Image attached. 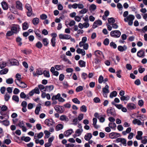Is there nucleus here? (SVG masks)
<instances>
[{
	"instance_id": "1",
	"label": "nucleus",
	"mask_w": 147,
	"mask_h": 147,
	"mask_svg": "<svg viewBox=\"0 0 147 147\" xmlns=\"http://www.w3.org/2000/svg\"><path fill=\"white\" fill-rule=\"evenodd\" d=\"M94 116L95 117L97 118L99 120L100 123H103L105 121V119L106 117V116L105 115H100L98 113H96L94 115Z\"/></svg>"
},
{
	"instance_id": "2",
	"label": "nucleus",
	"mask_w": 147,
	"mask_h": 147,
	"mask_svg": "<svg viewBox=\"0 0 147 147\" xmlns=\"http://www.w3.org/2000/svg\"><path fill=\"white\" fill-rule=\"evenodd\" d=\"M107 113L108 116H109L110 115H112L113 116H116L115 110L114 109L113 107H110L107 109Z\"/></svg>"
},
{
	"instance_id": "3",
	"label": "nucleus",
	"mask_w": 147,
	"mask_h": 147,
	"mask_svg": "<svg viewBox=\"0 0 147 147\" xmlns=\"http://www.w3.org/2000/svg\"><path fill=\"white\" fill-rule=\"evenodd\" d=\"M110 35L112 37L114 38H119L121 36V32L119 30H113L111 32Z\"/></svg>"
},
{
	"instance_id": "4",
	"label": "nucleus",
	"mask_w": 147,
	"mask_h": 147,
	"mask_svg": "<svg viewBox=\"0 0 147 147\" xmlns=\"http://www.w3.org/2000/svg\"><path fill=\"white\" fill-rule=\"evenodd\" d=\"M20 26L18 24H14L11 27V30L13 32L14 34H17L20 31Z\"/></svg>"
},
{
	"instance_id": "5",
	"label": "nucleus",
	"mask_w": 147,
	"mask_h": 147,
	"mask_svg": "<svg viewBox=\"0 0 147 147\" xmlns=\"http://www.w3.org/2000/svg\"><path fill=\"white\" fill-rule=\"evenodd\" d=\"M25 7L28 11L27 12V16L28 17L30 16L32 14V10L30 5L28 4H26Z\"/></svg>"
},
{
	"instance_id": "6",
	"label": "nucleus",
	"mask_w": 147,
	"mask_h": 147,
	"mask_svg": "<svg viewBox=\"0 0 147 147\" xmlns=\"http://www.w3.org/2000/svg\"><path fill=\"white\" fill-rule=\"evenodd\" d=\"M144 50L145 49H142L138 51L137 53V56L140 58H144L145 56Z\"/></svg>"
},
{
	"instance_id": "7",
	"label": "nucleus",
	"mask_w": 147,
	"mask_h": 147,
	"mask_svg": "<svg viewBox=\"0 0 147 147\" xmlns=\"http://www.w3.org/2000/svg\"><path fill=\"white\" fill-rule=\"evenodd\" d=\"M121 136V135L120 134L115 132H112L109 135V137L111 139L116 138L118 137Z\"/></svg>"
},
{
	"instance_id": "8",
	"label": "nucleus",
	"mask_w": 147,
	"mask_h": 147,
	"mask_svg": "<svg viewBox=\"0 0 147 147\" xmlns=\"http://www.w3.org/2000/svg\"><path fill=\"white\" fill-rule=\"evenodd\" d=\"M126 107L128 110L129 111L135 109L136 108V105L132 103H128Z\"/></svg>"
},
{
	"instance_id": "9",
	"label": "nucleus",
	"mask_w": 147,
	"mask_h": 147,
	"mask_svg": "<svg viewBox=\"0 0 147 147\" xmlns=\"http://www.w3.org/2000/svg\"><path fill=\"white\" fill-rule=\"evenodd\" d=\"M102 22L100 20H96L92 25L93 28H94L97 27L98 25L100 26L102 25Z\"/></svg>"
},
{
	"instance_id": "10",
	"label": "nucleus",
	"mask_w": 147,
	"mask_h": 147,
	"mask_svg": "<svg viewBox=\"0 0 147 147\" xmlns=\"http://www.w3.org/2000/svg\"><path fill=\"white\" fill-rule=\"evenodd\" d=\"M9 63L12 65H18L19 64L18 61L15 59H12L9 60Z\"/></svg>"
},
{
	"instance_id": "11",
	"label": "nucleus",
	"mask_w": 147,
	"mask_h": 147,
	"mask_svg": "<svg viewBox=\"0 0 147 147\" xmlns=\"http://www.w3.org/2000/svg\"><path fill=\"white\" fill-rule=\"evenodd\" d=\"M16 8L20 10H22V3L19 1H17L16 2Z\"/></svg>"
},
{
	"instance_id": "12",
	"label": "nucleus",
	"mask_w": 147,
	"mask_h": 147,
	"mask_svg": "<svg viewBox=\"0 0 147 147\" xmlns=\"http://www.w3.org/2000/svg\"><path fill=\"white\" fill-rule=\"evenodd\" d=\"M94 53L97 58H99L101 57V56H102L103 58L104 57L102 52L100 51L96 50L95 52Z\"/></svg>"
},
{
	"instance_id": "13",
	"label": "nucleus",
	"mask_w": 147,
	"mask_h": 147,
	"mask_svg": "<svg viewBox=\"0 0 147 147\" xmlns=\"http://www.w3.org/2000/svg\"><path fill=\"white\" fill-rule=\"evenodd\" d=\"M135 18L134 16L131 14L129 15L127 17L124 19V20L125 22H127L128 21L133 20Z\"/></svg>"
},
{
	"instance_id": "14",
	"label": "nucleus",
	"mask_w": 147,
	"mask_h": 147,
	"mask_svg": "<svg viewBox=\"0 0 147 147\" xmlns=\"http://www.w3.org/2000/svg\"><path fill=\"white\" fill-rule=\"evenodd\" d=\"M43 74L42 71L41 70L40 68L37 69H36V73H35L34 71L33 73V74L34 76H36L37 75H40Z\"/></svg>"
},
{
	"instance_id": "15",
	"label": "nucleus",
	"mask_w": 147,
	"mask_h": 147,
	"mask_svg": "<svg viewBox=\"0 0 147 147\" xmlns=\"http://www.w3.org/2000/svg\"><path fill=\"white\" fill-rule=\"evenodd\" d=\"M132 123L135 125L137 124L138 125H144V122L142 123V122L139 120L137 119H135L132 121Z\"/></svg>"
},
{
	"instance_id": "16",
	"label": "nucleus",
	"mask_w": 147,
	"mask_h": 147,
	"mask_svg": "<svg viewBox=\"0 0 147 147\" xmlns=\"http://www.w3.org/2000/svg\"><path fill=\"white\" fill-rule=\"evenodd\" d=\"M54 88V86L53 85L50 86H46V89L44 90L45 91L50 92Z\"/></svg>"
},
{
	"instance_id": "17",
	"label": "nucleus",
	"mask_w": 147,
	"mask_h": 147,
	"mask_svg": "<svg viewBox=\"0 0 147 147\" xmlns=\"http://www.w3.org/2000/svg\"><path fill=\"white\" fill-rule=\"evenodd\" d=\"M127 48V47L125 45H124L123 46L120 45L117 47L118 50L120 52H123L125 51Z\"/></svg>"
},
{
	"instance_id": "18",
	"label": "nucleus",
	"mask_w": 147,
	"mask_h": 147,
	"mask_svg": "<svg viewBox=\"0 0 147 147\" xmlns=\"http://www.w3.org/2000/svg\"><path fill=\"white\" fill-rule=\"evenodd\" d=\"M73 132V130L72 129H70L65 131L64 133V134L65 136L67 137L71 135Z\"/></svg>"
},
{
	"instance_id": "19",
	"label": "nucleus",
	"mask_w": 147,
	"mask_h": 147,
	"mask_svg": "<svg viewBox=\"0 0 147 147\" xmlns=\"http://www.w3.org/2000/svg\"><path fill=\"white\" fill-rule=\"evenodd\" d=\"M1 5L3 9L4 10H7L8 9V7L7 3L5 1H3L1 3Z\"/></svg>"
},
{
	"instance_id": "20",
	"label": "nucleus",
	"mask_w": 147,
	"mask_h": 147,
	"mask_svg": "<svg viewBox=\"0 0 147 147\" xmlns=\"http://www.w3.org/2000/svg\"><path fill=\"white\" fill-rule=\"evenodd\" d=\"M41 104L39 103L38 104L36 107L35 111V113L36 115H38L41 107Z\"/></svg>"
},
{
	"instance_id": "21",
	"label": "nucleus",
	"mask_w": 147,
	"mask_h": 147,
	"mask_svg": "<svg viewBox=\"0 0 147 147\" xmlns=\"http://www.w3.org/2000/svg\"><path fill=\"white\" fill-rule=\"evenodd\" d=\"M0 123H1L3 125L6 126H8L9 125V121L6 119L3 121H1L0 120Z\"/></svg>"
},
{
	"instance_id": "22",
	"label": "nucleus",
	"mask_w": 147,
	"mask_h": 147,
	"mask_svg": "<svg viewBox=\"0 0 147 147\" xmlns=\"http://www.w3.org/2000/svg\"><path fill=\"white\" fill-rule=\"evenodd\" d=\"M129 96L127 95L121 96L120 98V100L122 101H127L129 99Z\"/></svg>"
},
{
	"instance_id": "23",
	"label": "nucleus",
	"mask_w": 147,
	"mask_h": 147,
	"mask_svg": "<svg viewBox=\"0 0 147 147\" xmlns=\"http://www.w3.org/2000/svg\"><path fill=\"white\" fill-rule=\"evenodd\" d=\"M109 126L111 129L113 130L116 129V125L115 123H109L108 124Z\"/></svg>"
},
{
	"instance_id": "24",
	"label": "nucleus",
	"mask_w": 147,
	"mask_h": 147,
	"mask_svg": "<svg viewBox=\"0 0 147 147\" xmlns=\"http://www.w3.org/2000/svg\"><path fill=\"white\" fill-rule=\"evenodd\" d=\"M92 137V134L90 133H88L84 136L85 139L87 141L89 140Z\"/></svg>"
},
{
	"instance_id": "25",
	"label": "nucleus",
	"mask_w": 147,
	"mask_h": 147,
	"mask_svg": "<svg viewBox=\"0 0 147 147\" xmlns=\"http://www.w3.org/2000/svg\"><path fill=\"white\" fill-rule=\"evenodd\" d=\"M21 140L22 141H24L25 142H28L30 141L31 138L29 137H25L24 136H22L21 137Z\"/></svg>"
},
{
	"instance_id": "26",
	"label": "nucleus",
	"mask_w": 147,
	"mask_h": 147,
	"mask_svg": "<svg viewBox=\"0 0 147 147\" xmlns=\"http://www.w3.org/2000/svg\"><path fill=\"white\" fill-rule=\"evenodd\" d=\"M42 42L45 47L47 46L49 43L48 40L46 38H44L42 39Z\"/></svg>"
},
{
	"instance_id": "27",
	"label": "nucleus",
	"mask_w": 147,
	"mask_h": 147,
	"mask_svg": "<svg viewBox=\"0 0 147 147\" xmlns=\"http://www.w3.org/2000/svg\"><path fill=\"white\" fill-rule=\"evenodd\" d=\"M109 86L107 84H106L105 87L102 89V91L104 93H107L109 92L108 88Z\"/></svg>"
},
{
	"instance_id": "28",
	"label": "nucleus",
	"mask_w": 147,
	"mask_h": 147,
	"mask_svg": "<svg viewBox=\"0 0 147 147\" xmlns=\"http://www.w3.org/2000/svg\"><path fill=\"white\" fill-rule=\"evenodd\" d=\"M22 29L24 30H27L28 28L29 25L28 23L26 22H25L22 24Z\"/></svg>"
},
{
	"instance_id": "29",
	"label": "nucleus",
	"mask_w": 147,
	"mask_h": 147,
	"mask_svg": "<svg viewBox=\"0 0 147 147\" xmlns=\"http://www.w3.org/2000/svg\"><path fill=\"white\" fill-rule=\"evenodd\" d=\"M61 58L65 61H68V63L69 64H71L70 61L67 58L66 56L64 54L62 55L61 56Z\"/></svg>"
},
{
	"instance_id": "30",
	"label": "nucleus",
	"mask_w": 147,
	"mask_h": 147,
	"mask_svg": "<svg viewBox=\"0 0 147 147\" xmlns=\"http://www.w3.org/2000/svg\"><path fill=\"white\" fill-rule=\"evenodd\" d=\"M63 126L62 124H59L56 126L55 129L57 131H58L63 129Z\"/></svg>"
},
{
	"instance_id": "31",
	"label": "nucleus",
	"mask_w": 147,
	"mask_h": 147,
	"mask_svg": "<svg viewBox=\"0 0 147 147\" xmlns=\"http://www.w3.org/2000/svg\"><path fill=\"white\" fill-rule=\"evenodd\" d=\"M22 39L19 36L17 37L16 39V41L17 42L19 43L18 45L21 46L22 44Z\"/></svg>"
},
{
	"instance_id": "32",
	"label": "nucleus",
	"mask_w": 147,
	"mask_h": 147,
	"mask_svg": "<svg viewBox=\"0 0 147 147\" xmlns=\"http://www.w3.org/2000/svg\"><path fill=\"white\" fill-rule=\"evenodd\" d=\"M0 113L1 115L3 116H4V117H6V119H7L9 118V115L8 113L7 112L5 113L4 112V111H1L0 112Z\"/></svg>"
},
{
	"instance_id": "33",
	"label": "nucleus",
	"mask_w": 147,
	"mask_h": 147,
	"mask_svg": "<svg viewBox=\"0 0 147 147\" xmlns=\"http://www.w3.org/2000/svg\"><path fill=\"white\" fill-rule=\"evenodd\" d=\"M78 63L80 67H85L86 65V62L84 61L80 60L78 61Z\"/></svg>"
},
{
	"instance_id": "34",
	"label": "nucleus",
	"mask_w": 147,
	"mask_h": 147,
	"mask_svg": "<svg viewBox=\"0 0 147 147\" xmlns=\"http://www.w3.org/2000/svg\"><path fill=\"white\" fill-rule=\"evenodd\" d=\"M60 119L61 121H68L69 120L68 118L65 115H62L61 116L60 118Z\"/></svg>"
},
{
	"instance_id": "35",
	"label": "nucleus",
	"mask_w": 147,
	"mask_h": 147,
	"mask_svg": "<svg viewBox=\"0 0 147 147\" xmlns=\"http://www.w3.org/2000/svg\"><path fill=\"white\" fill-rule=\"evenodd\" d=\"M39 22V19L38 18H36L33 19L32 20V23L34 25H37L38 24Z\"/></svg>"
},
{
	"instance_id": "36",
	"label": "nucleus",
	"mask_w": 147,
	"mask_h": 147,
	"mask_svg": "<svg viewBox=\"0 0 147 147\" xmlns=\"http://www.w3.org/2000/svg\"><path fill=\"white\" fill-rule=\"evenodd\" d=\"M16 85L22 88H26L27 87V84L23 82H20V84H21V86H20L16 82Z\"/></svg>"
},
{
	"instance_id": "37",
	"label": "nucleus",
	"mask_w": 147,
	"mask_h": 147,
	"mask_svg": "<svg viewBox=\"0 0 147 147\" xmlns=\"http://www.w3.org/2000/svg\"><path fill=\"white\" fill-rule=\"evenodd\" d=\"M43 74L45 77L47 78H49L50 77V76L49 71L46 70H44L43 72Z\"/></svg>"
},
{
	"instance_id": "38",
	"label": "nucleus",
	"mask_w": 147,
	"mask_h": 147,
	"mask_svg": "<svg viewBox=\"0 0 147 147\" xmlns=\"http://www.w3.org/2000/svg\"><path fill=\"white\" fill-rule=\"evenodd\" d=\"M60 96V94L58 93L56 95H53L51 99L52 100H57L59 99Z\"/></svg>"
},
{
	"instance_id": "39",
	"label": "nucleus",
	"mask_w": 147,
	"mask_h": 147,
	"mask_svg": "<svg viewBox=\"0 0 147 147\" xmlns=\"http://www.w3.org/2000/svg\"><path fill=\"white\" fill-rule=\"evenodd\" d=\"M36 47L39 49H41L42 47V44L40 41L38 42L36 44Z\"/></svg>"
},
{
	"instance_id": "40",
	"label": "nucleus",
	"mask_w": 147,
	"mask_h": 147,
	"mask_svg": "<svg viewBox=\"0 0 147 147\" xmlns=\"http://www.w3.org/2000/svg\"><path fill=\"white\" fill-rule=\"evenodd\" d=\"M64 67L63 65H56L55 66V69L57 70H59L61 69Z\"/></svg>"
},
{
	"instance_id": "41",
	"label": "nucleus",
	"mask_w": 147,
	"mask_h": 147,
	"mask_svg": "<svg viewBox=\"0 0 147 147\" xmlns=\"http://www.w3.org/2000/svg\"><path fill=\"white\" fill-rule=\"evenodd\" d=\"M117 94V93L115 91L112 92L110 94L109 96L111 98H112L113 97H115Z\"/></svg>"
},
{
	"instance_id": "42",
	"label": "nucleus",
	"mask_w": 147,
	"mask_h": 147,
	"mask_svg": "<svg viewBox=\"0 0 147 147\" xmlns=\"http://www.w3.org/2000/svg\"><path fill=\"white\" fill-rule=\"evenodd\" d=\"M8 69L7 68L4 69L0 71V74H5L8 72Z\"/></svg>"
},
{
	"instance_id": "43",
	"label": "nucleus",
	"mask_w": 147,
	"mask_h": 147,
	"mask_svg": "<svg viewBox=\"0 0 147 147\" xmlns=\"http://www.w3.org/2000/svg\"><path fill=\"white\" fill-rule=\"evenodd\" d=\"M44 133L45 134V138H47L49 137V136L51 133L50 132H49L47 130H45L44 131Z\"/></svg>"
},
{
	"instance_id": "44",
	"label": "nucleus",
	"mask_w": 147,
	"mask_h": 147,
	"mask_svg": "<svg viewBox=\"0 0 147 147\" xmlns=\"http://www.w3.org/2000/svg\"><path fill=\"white\" fill-rule=\"evenodd\" d=\"M13 80L12 78H10L7 79L6 80V82L8 84H11L13 83Z\"/></svg>"
},
{
	"instance_id": "45",
	"label": "nucleus",
	"mask_w": 147,
	"mask_h": 147,
	"mask_svg": "<svg viewBox=\"0 0 147 147\" xmlns=\"http://www.w3.org/2000/svg\"><path fill=\"white\" fill-rule=\"evenodd\" d=\"M55 38H52L51 39V44L52 46L53 47H55Z\"/></svg>"
},
{
	"instance_id": "46",
	"label": "nucleus",
	"mask_w": 147,
	"mask_h": 147,
	"mask_svg": "<svg viewBox=\"0 0 147 147\" xmlns=\"http://www.w3.org/2000/svg\"><path fill=\"white\" fill-rule=\"evenodd\" d=\"M12 99L13 100L16 102H18L19 101V98L18 96L14 95L12 96Z\"/></svg>"
},
{
	"instance_id": "47",
	"label": "nucleus",
	"mask_w": 147,
	"mask_h": 147,
	"mask_svg": "<svg viewBox=\"0 0 147 147\" xmlns=\"http://www.w3.org/2000/svg\"><path fill=\"white\" fill-rule=\"evenodd\" d=\"M108 21L109 24H113L115 22L114 19L112 17L109 18L108 19Z\"/></svg>"
},
{
	"instance_id": "48",
	"label": "nucleus",
	"mask_w": 147,
	"mask_h": 147,
	"mask_svg": "<svg viewBox=\"0 0 147 147\" xmlns=\"http://www.w3.org/2000/svg\"><path fill=\"white\" fill-rule=\"evenodd\" d=\"M34 32L37 36L38 37L40 38H42V37L40 34V31L39 30H35Z\"/></svg>"
},
{
	"instance_id": "49",
	"label": "nucleus",
	"mask_w": 147,
	"mask_h": 147,
	"mask_svg": "<svg viewBox=\"0 0 147 147\" xmlns=\"http://www.w3.org/2000/svg\"><path fill=\"white\" fill-rule=\"evenodd\" d=\"M81 111L84 112H86L87 110L86 107L84 105H82L80 107Z\"/></svg>"
},
{
	"instance_id": "50",
	"label": "nucleus",
	"mask_w": 147,
	"mask_h": 147,
	"mask_svg": "<svg viewBox=\"0 0 147 147\" xmlns=\"http://www.w3.org/2000/svg\"><path fill=\"white\" fill-rule=\"evenodd\" d=\"M94 102L96 103H100V99L98 97H96L93 99Z\"/></svg>"
},
{
	"instance_id": "51",
	"label": "nucleus",
	"mask_w": 147,
	"mask_h": 147,
	"mask_svg": "<svg viewBox=\"0 0 147 147\" xmlns=\"http://www.w3.org/2000/svg\"><path fill=\"white\" fill-rule=\"evenodd\" d=\"M104 78L101 75H100L98 79V82L100 84H101L103 82Z\"/></svg>"
},
{
	"instance_id": "52",
	"label": "nucleus",
	"mask_w": 147,
	"mask_h": 147,
	"mask_svg": "<svg viewBox=\"0 0 147 147\" xmlns=\"http://www.w3.org/2000/svg\"><path fill=\"white\" fill-rule=\"evenodd\" d=\"M14 34L13 32L11 30L7 31L6 33V36H10L13 35Z\"/></svg>"
},
{
	"instance_id": "53",
	"label": "nucleus",
	"mask_w": 147,
	"mask_h": 147,
	"mask_svg": "<svg viewBox=\"0 0 147 147\" xmlns=\"http://www.w3.org/2000/svg\"><path fill=\"white\" fill-rule=\"evenodd\" d=\"M10 96L7 93H6L4 96V98L5 101H7L10 98Z\"/></svg>"
},
{
	"instance_id": "54",
	"label": "nucleus",
	"mask_w": 147,
	"mask_h": 147,
	"mask_svg": "<svg viewBox=\"0 0 147 147\" xmlns=\"http://www.w3.org/2000/svg\"><path fill=\"white\" fill-rule=\"evenodd\" d=\"M83 90V87L81 86H79L76 89V91L77 92H80Z\"/></svg>"
},
{
	"instance_id": "55",
	"label": "nucleus",
	"mask_w": 147,
	"mask_h": 147,
	"mask_svg": "<svg viewBox=\"0 0 147 147\" xmlns=\"http://www.w3.org/2000/svg\"><path fill=\"white\" fill-rule=\"evenodd\" d=\"M109 43V40L108 38H105L103 42V43L105 45H108Z\"/></svg>"
},
{
	"instance_id": "56",
	"label": "nucleus",
	"mask_w": 147,
	"mask_h": 147,
	"mask_svg": "<svg viewBox=\"0 0 147 147\" xmlns=\"http://www.w3.org/2000/svg\"><path fill=\"white\" fill-rule=\"evenodd\" d=\"M111 47H113V48L115 49L117 48V45L113 42H111L110 44Z\"/></svg>"
},
{
	"instance_id": "57",
	"label": "nucleus",
	"mask_w": 147,
	"mask_h": 147,
	"mask_svg": "<svg viewBox=\"0 0 147 147\" xmlns=\"http://www.w3.org/2000/svg\"><path fill=\"white\" fill-rule=\"evenodd\" d=\"M144 139L141 141V143L143 144H146L147 143V136H144Z\"/></svg>"
},
{
	"instance_id": "58",
	"label": "nucleus",
	"mask_w": 147,
	"mask_h": 147,
	"mask_svg": "<svg viewBox=\"0 0 147 147\" xmlns=\"http://www.w3.org/2000/svg\"><path fill=\"white\" fill-rule=\"evenodd\" d=\"M127 141L125 138H122L121 140V143L124 146H126L127 145L126 143Z\"/></svg>"
},
{
	"instance_id": "59",
	"label": "nucleus",
	"mask_w": 147,
	"mask_h": 147,
	"mask_svg": "<svg viewBox=\"0 0 147 147\" xmlns=\"http://www.w3.org/2000/svg\"><path fill=\"white\" fill-rule=\"evenodd\" d=\"M38 87L41 91L42 90H44L46 89V86L45 87L42 84H40L38 85Z\"/></svg>"
},
{
	"instance_id": "60",
	"label": "nucleus",
	"mask_w": 147,
	"mask_h": 147,
	"mask_svg": "<svg viewBox=\"0 0 147 147\" xmlns=\"http://www.w3.org/2000/svg\"><path fill=\"white\" fill-rule=\"evenodd\" d=\"M72 101L76 104H80V102L79 100L76 98H74L72 99Z\"/></svg>"
},
{
	"instance_id": "61",
	"label": "nucleus",
	"mask_w": 147,
	"mask_h": 147,
	"mask_svg": "<svg viewBox=\"0 0 147 147\" xmlns=\"http://www.w3.org/2000/svg\"><path fill=\"white\" fill-rule=\"evenodd\" d=\"M20 96V98H25L27 97L26 95L23 92L21 93Z\"/></svg>"
},
{
	"instance_id": "62",
	"label": "nucleus",
	"mask_w": 147,
	"mask_h": 147,
	"mask_svg": "<svg viewBox=\"0 0 147 147\" xmlns=\"http://www.w3.org/2000/svg\"><path fill=\"white\" fill-rule=\"evenodd\" d=\"M121 72V70H119L117 71L116 72L117 74L116 75L117 77L119 78H121V76L120 75V74Z\"/></svg>"
},
{
	"instance_id": "63",
	"label": "nucleus",
	"mask_w": 147,
	"mask_h": 147,
	"mask_svg": "<svg viewBox=\"0 0 147 147\" xmlns=\"http://www.w3.org/2000/svg\"><path fill=\"white\" fill-rule=\"evenodd\" d=\"M47 16L45 14H42L40 16V18L42 20H45L47 18Z\"/></svg>"
},
{
	"instance_id": "64",
	"label": "nucleus",
	"mask_w": 147,
	"mask_h": 147,
	"mask_svg": "<svg viewBox=\"0 0 147 147\" xmlns=\"http://www.w3.org/2000/svg\"><path fill=\"white\" fill-rule=\"evenodd\" d=\"M138 71L140 73H143L144 71L145 70V68H142V67L141 66L140 67H139L138 69Z\"/></svg>"
}]
</instances>
